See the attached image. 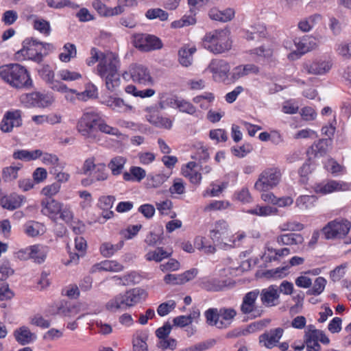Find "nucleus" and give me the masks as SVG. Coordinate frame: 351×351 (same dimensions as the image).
I'll list each match as a JSON object with an SVG mask.
<instances>
[{
	"label": "nucleus",
	"mask_w": 351,
	"mask_h": 351,
	"mask_svg": "<svg viewBox=\"0 0 351 351\" xmlns=\"http://www.w3.org/2000/svg\"><path fill=\"white\" fill-rule=\"evenodd\" d=\"M208 15L212 20L226 23L232 19L234 16V11L231 8L222 11L217 8H213L209 11Z\"/></svg>",
	"instance_id": "nucleus-30"
},
{
	"label": "nucleus",
	"mask_w": 351,
	"mask_h": 351,
	"mask_svg": "<svg viewBox=\"0 0 351 351\" xmlns=\"http://www.w3.org/2000/svg\"><path fill=\"white\" fill-rule=\"evenodd\" d=\"M230 204L228 201L214 200L205 206L204 210L206 212L211 210H221L228 208Z\"/></svg>",
	"instance_id": "nucleus-59"
},
{
	"label": "nucleus",
	"mask_w": 351,
	"mask_h": 351,
	"mask_svg": "<svg viewBox=\"0 0 351 351\" xmlns=\"http://www.w3.org/2000/svg\"><path fill=\"white\" fill-rule=\"evenodd\" d=\"M199 286L207 291H219L226 287V281L217 278L204 277L199 280Z\"/></svg>",
	"instance_id": "nucleus-24"
},
{
	"label": "nucleus",
	"mask_w": 351,
	"mask_h": 351,
	"mask_svg": "<svg viewBox=\"0 0 351 351\" xmlns=\"http://www.w3.org/2000/svg\"><path fill=\"white\" fill-rule=\"evenodd\" d=\"M145 17L149 20L159 19L160 21L168 20L169 14L160 8H151L147 10Z\"/></svg>",
	"instance_id": "nucleus-48"
},
{
	"label": "nucleus",
	"mask_w": 351,
	"mask_h": 351,
	"mask_svg": "<svg viewBox=\"0 0 351 351\" xmlns=\"http://www.w3.org/2000/svg\"><path fill=\"white\" fill-rule=\"evenodd\" d=\"M123 266L117 261L106 260L99 264V269L106 271L118 272L123 269Z\"/></svg>",
	"instance_id": "nucleus-49"
},
{
	"label": "nucleus",
	"mask_w": 351,
	"mask_h": 351,
	"mask_svg": "<svg viewBox=\"0 0 351 351\" xmlns=\"http://www.w3.org/2000/svg\"><path fill=\"white\" fill-rule=\"evenodd\" d=\"M98 132H102L114 136H119L121 134L119 130L117 128L111 127L106 124V123L99 116V121L97 123Z\"/></svg>",
	"instance_id": "nucleus-54"
},
{
	"label": "nucleus",
	"mask_w": 351,
	"mask_h": 351,
	"mask_svg": "<svg viewBox=\"0 0 351 351\" xmlns=\"http://www.w3.org/2000/svg\"><path fill=\"white\" fill-rule=\"evenodd\" d=\"M196 51L194 46H183L178 51L179 62L184 66H189L193 62V54Z\"/></svg>",
	"instance_id": "nucleus-31"
},
{
	"label": "nucleus",
	"mask_w": 351,
	"mask_h": 351,
	"mask_svg": "<svg viewBox=\"0 0 351 351\" xmlns=\"http://www.w3.org/2000/svg\"><path fill=\"white\" fill-rule=\"evenodd\" d=\"M147 338L148 336L145 332L137 333L132 341L134 351H147Z\"/></svg>",
	"instance_id": "nucleus-42"
},
{
	"label": "nucleus",
	"mask_w": 351,
	"mask_h": 351,
	"mask_svg": "<svg viewBox=\"0 0 351 351\" xmlns=\"http://www.w3.org/2000/svg\"><path fill=\"white\" fill-rule=\"evenodd\" d=\"M245 212L246 213L259 217H267L275 215L277 212V209L269 206H261L256 205L254 208L248 209Z\"/></svg>",
	"instance_id": "nucleus-38"
},
{
	"label": "nucleus",
	"mask_w": 351,
	"mask_h": 351,
	"mask_svg": "<svg viewBox=\"0 0 351 351\" xmlns=\"http://www.w3.org/2000/svg\"><path fill=\"white\" fill-rule=\"evenodd\" d=\"M22 165L10 166L3 169L2 178L5 182H10L17 178L18 171L21 169Z\"/></svg>",
	"instance_id": "nucleus-51"
},
{
	"label": "nucleus",
	"mask_w": 351,
	"mask_h": 351,
	"mask_svg": "<svg viewBox=\"0 0 351 351\" xmlns=\"http://www.w3.org/2000/svg\"><path fill=\"white\" fill-rule=\"evenodd\" d=\"M126 162V159L123 156H116L111 159L108 164V167L114 176H118L121 173L124 165Z\"/></svg>",
	"instance_id": "nucleus-40"
},
{
	"label": "nucleus",
	"mask_w": 351,
	"mask_h": 351,
	"mask_svg": "<svg viewBox=\"0 0 351 351\" xmlns=\"http://www.w3.org/2000/svg\"><path fill=\"white\" fill-rule=\"evenodd\" d=\"M49 252V247L43 245H34L19 251V257L23 259L31 258L36 263L45 262Z\"/></svg>",
	"instance_id": "nucleus-16"
},
{
	"label": "nucleus",
	"mask_w": 351,
	"mask_h": 351,
	"mask_svg": "<svg viewBox=\"0 0 351 351\" xmlns=\"http://www.w3.org/2000/svg\"><path fill=\"white\" fill-rule=\"evenodd\" d=\"M1 203L4 208L12 210L21 206L22 199L20 196L17 195L3 197L1 200Z\"/></svg>",
	"instance_id": "nucleus-43"
},
{
	"label": "nucleus",
	"mask_w": 351,
	"mask_h": 351,
	"mask_svg": "<svg viewBox=\"0 0 351 351\" xmlns=\"http://www.w3.org/2000/svg\"><path fill=\"white\" fill-rule=\"evenodd\" d=\"M0 77L12 87L17 89L29 88L33 84L27 69L17 63L1 66Z\"/></svg>",
	"instance_id": "nucleus-2"
},
{
	"label": "nucleus",
	"mask_w": 351,
	"mask_h": 351,
	"mask_svg": "<svg viewBox=\"0 0 351 351\" xmlns=\"http://www.w3.org/2000/svg\"><path fill=\"white\" fill-rule=\"evenodd\" d=\"M33 27L45 36H49L51 33L49 22L41 18L36 17L33 22Z\"/></svg>",
	"instance_id": "nucleus-50"
},
{
	"label": "nucleus",
	"mask_w": 351,
	"mask_h": 351,
	"mask_svg": "<svg viewBox=\"0 0 351 351\" xmlns=\"http://www.w3.org/2000/svg\"><path fill=\"white\" fill-rule=\"evenodd\" d=\"M215 343V340L200 342L194 346L186 348V351H204L212 348Z\"/></svg>",
	"instance_id": "nucleus-64"
},
{
	"label": "nucleus",
	"mask_w": 351,
	"mask_h": 351,
	"mask_svg": "<svg viewBox=\"0 0 351 351\" xmlns=\"http://www.w3.org/2000/svg\"><path fill=\"white\" fill-rule=\"evenodd\" d=\"M202 45L209 51L219 54L231 49L230 32L226 29H216L207 32L202 38Z\"/></svg>",
	"instance_id": "nucleus-4"
},
{
	"label": "nucleus",
	"mask_w": 351,
	"mask_h": 351,
	"mask_svg": "<svg viewBox=\"0 0 351 351\" xmlns=\"http://www.w3.org/2000/svg\"><path fill=\"white\" fill-rule=\"evenodd\" d=\"M276 241L280 245H297L304 242V238L300 234L287 233L277 236Z\"/></svg>",
	"instance_id": "nucleus-27"
},
{
	"label": "nucleus",
	"mask_w": 351,
	"mask_h": 351,
	"mask_svg": "<svg viewBox=\"0 0 351 351\" xmlns=\"http://www.w3.org/2000/svg\"><path fill=\"white\" fill-rule=\"evenodd\" d=\"M207 70L212 73L214 81L228 84L230 65L226 60L213 59L209 63Z\"/></svg>",
	"instance_id": "nucleus-12"
},
{
	"label": "nucleus",
	"mask_w": 351,
	"mask_h": 351,
	"mask_svg": "<svg viewBox=\"0 0 351 351\" xmlns=\"http://www.w3.org/2000/svg\"><path fill=\"white\" fill-rule=\"evenodd\" d=\"M316 201L315 195H300L296 199L295 205L302 210L308 209L314 206Z\"/></svg>",
	"instance_id": "nucleus-44"
},
{
	"label": "nucleus",
	"mask_w": 351,
	"mask_h": 351,
	"mask_svg": "<svg viewBox=\"0 0 351 351\" xmlns=\"http://www.w3.org/2000/svg\"><path fill=\"white\" fill-rule=\"evenodd\" d=\"M350 228V221L344 218H337L324 226L322 232L326 239H341L348 234Z\"/></svg>",
	"instance_id": "nucleus-9"
},
{
	"label": "nucleus",
	"mask_w": 351,
	"mask_h": 351,
	"mask_svg": "<svg viewBox=\"0 0 351 351\" xmlns=\"http://www.w3.org/2000/svg\"><path fill=\"white\" fill-rule=\"evenodd\" d=\"M120 60L117 53L107 55L102 62L97 65V75L104 81L107 90L110 92L116 91L120 86Z\"/></svg>",
	"instance_id": "nucleus-1"
},
{
	"label": "nucleus",
	"mask_w": 351,
	"mask_h": 351,
	"mask_svg": "<svg viewBox=\"0 0 351 351\" xmlns=\"http://www.w3.org/2000/svg\"><path fill=\"white\" fill-rule=\"evenodd\" d=\"M23 231L27 236L34 237L43 231V226L38 222L29 221L24 224Z\"/></svg>",
	"instance_id": "nucleus-39"
},
{
	"label": "nucleus",
	"mask_w": 351,
	"mask_h": 351,
	"mask_svg": "<svg viewBox=\"0 0 351 351\" xmlns=\"http://www.w3.org/2000/svg\"><path fill=\"white\" fill-rule=\"evenodd\" d=\"M62 50V51L58 55V58L62 62H69L72 59L77 56V48L75 45L73 43H65Z\"/></svg>",
	"instance_id": "nucleus-34"
},
{
	"label": "nucleus",
	"mask_w": 351,
	"mask_h": 351,
	"mask_svg": "<svg viewBox=\"0 0 351 351\" xmlns=\"http://www.w3.org/2000/svg\"><path fill=\"white\" fill-rule=\"evenodd\" d=\"M21 125V111L14 110L5 113L0 124V129L3 132H10L14 127H19Z\"/></svg>",
	"instance_id": "nucleus-17"
},
{
	"label": "nucleus",
	"mask_w": 351,
	"mask_h": 351,
	"mask_svg": "<svg viewBox=\"0 0 351 351\" xmlns=\"http://www.w3.org/2000/svg\"><path fill=\"white\" fill-rule=\"evenodd\" d=\"M321 19L322 16L320 14H313L308 18L300 21L298 23V28L304 32H309L321 20Z\"/></svg>",
	"instance_id": "nucleus-36"
},
{
	"label": "nucleus",
	"mask_w": 351,
	"mask_h": 351,
	"mask_svg": "<svg viewBox=\"0 0 351 351\" xmlns=\"http://www.w3.org/2000/svg\"><path fill=\"white\" fill-rule=\"evenodd\" d=\"M48 7L53 9H61L64 7L73 8H77L78 5L69 0H46Z\"/></svg>",
	"instance_id": "nucleus-56"
},
{
	"label": "nucleus",
	"mask_w": 351,
	"mask_h": 351,
	"mask_svg": "<svg viewBox=\"0 0 351 351\" xmlns=\"http://www.w3.org/2000/svg\"><path fill=\"white\" fill-rule=\"evenodd\" d=\"M61 202L53 198H44L41 200V213L54 220L57 219V215L61 208Z\"/></svg>",
	"instance_id": "nucleus-22"
},
{
	"label": "nucleus",
	"mask_w": 351,
	"mask_h": 351,
	"mask_svg": "<svg viewBox=\"0 0 351 351\" xmlns=\"http://www.w3.org/2000/svg\"><path fill=\"white\" fill-rule=\"evenodd\" d=\"M171 254L172 252L166 251L162 247H157L155 250L147 252L145 254V258L148 261L160 262L169 257Z\"/></svg>",
	"instance_id": "nucleus-37"
},
{
	"label": "nucleus",
	"mask_w": 351,
	"mask_h": 351,
	"mask_svg": "<svg viewBox=\"0 0 351 351\" xmlns=\"http://www.w3.org/2000/svg\"><path fill=\"white\" fill-rule=\"evenodd\" d=\"M147 297L146 291L141 288L131 289L123 293L117 295L106 304L107 310L116 312L119 310H126L139 303Z\"/></svg>",
	"instance_id": "nucleus-3"
},
{
	"label": "nucleus",
	"mask_w": 351,
	"mask_h": 351,
	"mask_svg": "<svg viewBox=\"0 0 351 351\" xmlns=\"http://www.w3.org/2000/svg\"><path fill=\"white\" fill-rule=\"evenodd\" d=\"M60 184L54 182L51 184L45 186L42 189L41 193L46 196L45 198H51V197L56 195L60 191Z\"/></svg>",
	"instance_id": "nucleus-63"
},
{
	"label": "nucleus",
	"mask_w": 351,
	"mask_h": 351,
	"mask_svg": "<svg viewBox=\"0 0 351 351\" xmlns=\"http://www.w3.org/2000/svg\"><path fill=\"white\" fill-rule=\"evenodd\" d=\"M176 303L174 300H170L167 302L161 303L157 308V313L160 317L167 315L169 313L174 310Z\"/></svg>",
	"instance_id": "nucleus-57"
},
{
	"label": "nucleus",
	"mask_w": 351,
	"mask_h": 351,
	"mask_svg": "<svg viewBox=\"0 0 351 351\" xmlns=\"http://www.w3.org/2000/svg\"><path fill=\"white\" fill-rule=\"evenodd\" d=\"M54 47L52 44L37 41L34 38L26 39L23 43V48L21 53L37 63L43 61V57L48 54L49 51H52Z\"/></svg>",
	"instance_id": "nucleus-7"
},
{
	"label": "nucleus",
	"mask_w": 351,
	"mask_h": 351,
	"mask_svg": "<svg viewBox=\"0 0 351 351\" xmlns=\"http://www.w3.org/2000/svg\"><path fill=\"white\" fill-rule=\"evenodd\" d=\"M259 295V290L254 289L247 292L243 298L240 306L241 313L250 315L252 318L261 317L263 311L256 306V301Z\"/></svg>",
	"instance_id": "nucleus-14"
},
{
	"label": "nucleus",
	"mask_w": 351,
	"mask_h": 351,
	"mask_svg": "<svg viewBox=\"0 0 351 351\" xmlns=\"http://www.w3.org/2000/svg\"><path fill=\"white\" fill-rule=\"evenodd\" d=\"M123 245L124 241L123 240L119 241L116 244H112L110 242H104L101 244L99 252L104 257L109 258L120 250Z\"/></svg>",
	"instance_id": "nucleus-32"
},
{
	"label": "nucleus",
	"mask_w": 351,
	"mask_h": 351,
	"mask_svg": "<svg viewBox=\"0 0 351 351\" xmlns=\"http://www.w3.org/2000/svg\"><path fill=\"white\" fill-rule=\"evenodd\" d=\"M253 150V147L250 143H245L241 146H234L231 148L232 154L238 158H243Z\"/></svg>",
	"instance_id": "nucleus-55"
},
{
	"label": "nucleus",
	"mask_w": 351,
	"mask_h": 351,
	"mask_svg": "<svg viewBox=\"0 0 351 351\" xmlns=\"http://www.w3.org/2000/svg\"><path fill=\"white\" fill-rule=\"evenodd\" d=\"M38 72L40 77L48 84L54 80V72L49 64H43Z\"/></svg>",
	"instance_id": "nucleus-53"
},
{
	"label": "nucleus",
	"mask_w": 351,
	"mask_h": 351,
	"mask_svg": "<svg viewBox=\"0 0 351 351\" xmlns=\"http://www.w3.org/2000/svg\"><path fill=\"white\" fill-rule=\"evenodd\" d=\"M236 315L237 311L232 308H210L204 313L206 323L219 329L228 328Z\"/></svg>",
	"instance_id": "nucleus-6"
},
{
	"label": "nucleus",
	"mask_w": 351,
	"mask_h": 351,
	"mask_svg": "<svg viewBox=\"0 0 351 351\" xmlns=\"http://www.w3.org/2000/svg\"><path fill=\"white\" fill-rule=\"evenodd\" d=\"M110 53H114L111 51L104 53L99 51L98 49L93 47L90 51V57L87 58L86 60V64L88 66H93L97 62H99V64H100L104 58H106V56Z\"/></svg>",
	"instance_id": "nucleus-45"
},
{
	"label": "nucleus",
	"mask_w": 351,
	"mask_h": 351,
	"mask_svg": "<svg viewBox=\"0 0 351 351\" xmlns=\"http://www.w3.org/2000/svg\"><path fill=\"white\" fill-rule=\"evenodd\" d=\"M298 53L302 56L315 49L317 46V39L311 36L295 38L293 40Z\"/></svg>",
	"instance_id": "nucleus-23"
},
{
	"label": "nucleus",
	"mask_w": 351,
	"mask_h": 351,
	"mask_svg": "<svg viewBox=\"0 0 351 351\" xmlns=\"http://www.w3.org/2000/svg\"><path fill=\"white\" fill-rule=\"evenodd\" d=\"M58 76L61 80L64 81H75L82 77V75L80 73L71 71L68 69L59 71Z\"/></svg>",
	"instance_id": "nucleus-60"
},
{
	"label": "nucleus",
	"mask_w": 351,
	"mask_h": 351,
	"mask_svg": "<svg viewBox=\"0 0 351 351\" xmlns=\"http://www.w3.org/2000/svg\"><path fill=\"white\" fill-rule=\"evenodd\" d=\"M152 108H147L149 114L146 116L147 120L158 128L170 129L172 126V121L169 118L160 116L156 111L152 112Z\"/></svg>",
	"instance_id": "nucleus-26"
},
{
	"label": "nucleus",
	"mask_w": 351,
	"mask_h": 351,
	"mask_svg": "<svg viewBox=\"0 0 351 351\" xmlns=\"http://www.w3.org/2000/svg\"><path fill=\"white\" fill-rule=\"evenodd\" d=\"M283 332L284 330L280 327L267 330L259 336V344L267 349H271L277 346Z\"/></svg>",
	"instance_id": "nucleus-18"
},
{
	"label": "nucleus",
	"mask_w": 351,
	"mask_h": 351,
	"mask_svg": "<svg viewBox=\"0 0 351 351\" xmlns=\"http://www.w3.org/2000/svg\"><path fill=\"white\" fill-rule=\"evenodd\" d=\"M346 189V184L336 180H329L326 183L321 184L316 187V191L323 195Z\"/></svg>",
	"instance_id": "nucleus-28"
},
{
	"label": "nucleus",
	"mask_w": 351,
	"mask_h": 351,
	"mask_svg": "<svg viewBox=\"0 0 351 351\" xmlns=\"http://www.w3.org/2000/svg\"><path fill=\"white\" fill-rule=\"evenodd\" d=\"M42 151L36 149L33 151H28L25 149H19L13 153L12 157L16 160H21L23 161L34 160L39 157L42 156Z\"/></svg>",
	"instance_id": "nucleus-33"
},
{
	"label": "nucleus",
	"mask_w": 351,
	"mask_h": 351,
	"mask_svg": "<svg viewBox=\"0 0 351 351\" xmlns=\"http://www.w3.org/2000/svg\"><path fill=\"white\" fill-rule=\"evenodd\" d=\"M60 218L66 223H70L73 219V213L71 210V206L69 204H61L60 212Z\"/></svg>",
	"instance_id": "nucleus-61"
},
{
	"label": "nucleus",
	"mask_w": 351,
	"mask_h": 351,
	"mask_svg": "<svg viewBox=\"0 0 351 351\" xmlns=\"http://www.w3.org/2000/svg\"><path fill=\"white\" fill-rule=\"evenodd\" d=\"M129 74L132 81L138 84L152 86L154 83L149 69L143 64H132L129 68Z\"/></svg>",
	"instance_id": "nucleus-15"
},
{
	"label": "nucleus",
	"mask_w": 351,
	"mask_h": 351,
	"mask_svg": "<svg viewBox=\"0 0 351 351\" xmlns=\"http://www.w3.org/2000/svg\"><path fill=\"white\" fill-rule=\"evenodd\" d=\"M332 67V63L329 60H315L311 62L306 63L304 66L305 71L308 74L323 75L328 72Z\"/></svg>",
	"instance_id": "nucleus-21"
},
{
	"label": "nucleus",
	"mask_w": 351,
	"mask_h": 351,
	"mask_svg": "<svg viewBox=\"0 0 351 351\" xmlns=\"http://www.w3.org/2000/svg\"><path fill=\"white\" fill-rule=\"evenodd\" d=\"M133 43L136 48L145 52L160 49L162 47V43L158 37L148 34H135Z\"/></svg>",
	"instance_id": "nucleus-13"
},
{
	"label": "nucleus",
	"mask_w": 351,
	"mask_h": 351,
	"mask_svg": "<svg viewBox=\"0 0 351 351\" xmlns=\"http://www.w3.org/2000/svg\"><path fill=\"white\" fill-rule=\"evenodd\" d=\"M178 110L181 112L186 113L190 115H195L197 112V108L192 103L181 98L179 101Z\"/></svg>",
	"instance_id": "nucleus-58"
},
{
	"label": "nucleus",
	"mask_w": 351,
	"mask_h": 351,
	"mask_svg": "<svg viewBox=\"0 0 351 351\" xmlns=\"http://www.w3.org/2000/svg\"><path fill=\"white\" fill-rule=\"evenodd\" d=\"M279 228L281 231H301L304 228V226L295 221H288L282 223Z\"/></svg>",
	"instance_id": "nucleus-62"
},
{
	"label": "nucleus",
	"mask_w": 351,
	"mask_h": 351,
	"mask_svg": "<svg viewBox=\"0 0 351 351\" xmlns=\"http://www.w3.org/2000/svg\"><path fill=\"white\" fill-rule=\"evenodd\" d=\"M230 237V230L228 223L224 220H218L210 230V238L215 246L226 249Z\"/></svg>",
	"instance_id": "nucleus-11"
},
{
	"label": "nucleus",
	"mask_w": 351,
	"mask_h": 351,
	"mask_svg": "<svg viewBox=\"0 0 351 351\" xmlns=\"http://www.w3.org/2000/svg\"><path fill=\"white\" fill-rule=\"evenodd\" d=\"M304 341L307 351H321V343L328 345L330 342L328 337L324 332H314L309 337H304Z\"/></svg>",
	"instance_id": "nucleus-19"
},
{
	"label": "nucleus",
	"mask_w": 351,
	"mask_h": 351,
	"mask_svg": "<svg viewBox=\"0 0 351 351\" xmlns=\"http://www.w3.org/2000/svg\"><path fill=\"white\" fill-rule=\"evenodd\" d=\"M92 5L100 16L110 17L117 16L122 13V10L120 6L110 8L102 3L100 0H95Z\"/></svg>",
	"instance_id": "nucleus-25"
},
{
	"label": "nucleus",
	"mask_w": 351,
	"mask_h": 351,
	"mask_svg": "<svg viewBox=\"0 0 351 351\" xmlns=\"http://www.w3.org/2000/svg\"><path fill=\"white\" fill-rule=\"evenodd\" d=\"M289 266H285L282 267H277L275 269H268L263 272V276L266 278L278 279L285 277L288 273L287 270Z\"/></svg>",
	"instance_id": "nucleus-47"
},
{
	"label": "nucleus",
	"mask_w": 351,
	"mask_h": 351,
	"mask_svg": "<svg viewBox=\"0 0 351 351\" xmlns=\"http://www.w3.org/2000/svg\"><path fill=\"white\" fill-rule=\"evenodd\" d=\"M99 121V114L93 111L84 112L77 123L78 132L89 142H97L100 135L97 131V123Z\"/></svg>",
	"instance_id": "nucleus-5"
},
{
	"label": "nucleus",
	"mask_w": 351,
	"mask_h": 351,
	"mask_svg": "<svg viewBox=\"0 0 351 351\" xmlns=\"http://www.w3.org/2000/svg\"><path fill=\"white\" fill-rule=\"evenodd\" d=\"M168 178L169 176L165 173L149 174L147 178V187L158 188L167 181Z\"/></svg>",
	"instance_id": "nucleus-46"
},
{
	"label": "nucleus",
	"mask_w": 351,
	"mask_h": 351,
	"mask_svg": "<svg viewBox=\"0 0 351 351\" xmlns=\"http://www.w3.org/2000/svg\"><path fill=\"white\" fill-rule=\"evenodd\" d=\"M281 177L282 173L278 167H267L260 173L254 184V188L259 191H267L280 183Z\"/></svg>",
	"instance_id": "nucleus-8"
},
{
	"label": "nucleus",
	"mask_w": 351,
	"mask_h": 351,
	"mask_svg": "<svg viewBox=\"0 0 351 351\" xmlns=\"http://www.w3.org/2000/svg\"><path fill=\"white\" fill-rule=\"evenodd\" d=\"M215 99V95L210 92H206L202 95L195 96L193 98L195 104H199L203 110H207L209 108V103H212Z\"/></svg>",
	"instance_id": "nucleus-41"
},
{
	"label": "nucleus",
	"mask_w": 351,
	"mask_h": 351,
	"mask_svg": "<svg viewBox=\"0 0 351 351\" xmlns=\"http://www.w3.org/2000/svg\"><path fill=\"white\" fill-rule=\"evenodd\" d=\"M20 101L27 108H47L54 102V98L51 94L33 92L23 94Z\"/></svg>",
	"instance_id": "nucleus-10"
},
{
	"label": "nucleus",
	"mask_w": 351,
	"mask_h": 351,
	"mask_svg": "<svg viewBox=\"0 0 351 351\" xmlns=\"http://www.w3.org/2000/svg\"><path fill=\"white\" fill-rule=\"evenodd\" d=\"M326 285V280L323 277H318L315 280L313 287L306 293L308 295H318L324 291Z\"/></svg>",
	"instance_id": "nucleus-52"
},
{
	"label": "nucleus",
	"mask_w": 351,
	"mask_h": 351,
	"mask_svg": "<svg viewBox=\"0 0 351 351\" xmlns=\"http://www.w3.org/2000/svg\"><path fill=\"white\" fill-rule=\"evenodd\" d=\"M331 144V139L322 138L315 142L311 148L315 156H323L327 153Z\"/></svg>",
	"instance_id": "nucleus-35"
},
{
	"label": "nucleus",
	"mask_w": 351,
	"mask_h": 351,
	"mask_svg": "<svg viewBox=\"0 0 351 351\" xmlns=\"http://www.w3.org/2000/svg\"><path fill=\"white\" fill-rule=\"evenodd\" d=\"M261 302L267 307L274 306L278 304L280 297L278 289L276 285H270L266 289L259 291Z\"/></svg>",
	"instance_id": "nucleus-20"
},
{
	"label": "nucleus",
	"mask_w": 351,
	"mask_h": 351,
	"mask_svg": "<svg viewBox=\"0 0 351 351\" xmlns=\"http://www.w3.org/2000/svg\"><path fill=\"white\" fill-rule=\"evenodd\" d=\"M17 342L21 345L28 344L36 339V336L27 326H21L14 332Z\"/></svg>",
	"instance_id": "nucleus-29"
}]
</instances>
